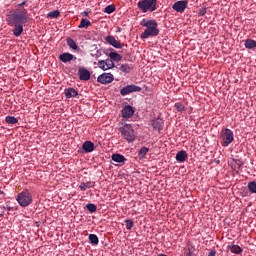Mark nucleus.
I'll return each mask as SVG.
<instances>
[{
    "label": "nucleus",
    "instance_id": "f257e3e1",
    "mask_svg": "<svg viewBox=\"0 0 256 256\" xmlns=\"http://www.w3.org/2000/svg\"><path fill=\"white\" fill-rule=\"evenodd\" d=\"M7 25L14 27L12 33L14 37H21L23 25L29 23V11L25 8H16L6 15Z\"/></svg>",
    "mask_w": 256,
    "mask_h": 256
},
{
    "label": "nucleus",
    "instance_id": "f03ea898",
    "mask_svg": "<svg viewBox=\"0 0 256 256\" xmlns=\"http://www.w3.org/2000/svg\"><path fill=\"white\" fill-rule=\"evenodd\" d=\"M141 27H146L144 32L140 35V39H149V37H157L159 35V28L156 20L142 19L140 21Z\"/></svg>",
    "mask_w": 256,
    "mask_h": 256
},
{
    "label": "nucleus",
    "instance_id": "7ed1b4c3",
    "mask_svg": "<svg viewBox=\"0 0 256 256\" xmlns=\"http://www.w3.org/2000/svg\"><path fill=\"white\" fill-rule=\"evenodd\" d=\"M137 7L142 13H148V11L153 13V11H157V0H140Z\"/></svg>",
    "mask_w": 256,
    "mask_h": 256
},
{
    "label": "nucleus",
    "instance_id": "20e7f679",
    "mask_svg": "<svg viewBox=\"0 0 256 256\" xmlns=\"http://www.w3.org/2000/svg\"><path fill=\"white\" fill-rule=\"evenodd\" d=\"M119 131L128 143H133V141H135V130H133V126H131V124H125L119 128Z\"/></svg>",
    "mask_w": 256,
    "mask_h": 256
},
{
    "label": "nucleus",
    "instance_id": "39448f33",
    "mask_svg": "<svg viewBox=\"0 0 256 256\" xmlns=\"http://www.w3.org/2000/svg\"><path fill=\"white\" fill-rule=\"evenodd\" d=\"M16 201H18L21 207H29L33 203V197L29 191H23L17 195Z\"/></svg>",
    "mask_w": 256,
    "mask_h": 256
},
{
    "label": "nucleus",
    "instance_id": "423d86ee",
    "mask_svg": "<svg viewBox=\"0 0 256 256\" xmlns=\"http://www.w3.org/2000/svg\"><path fill=\"white\" fill-rule=\"evenodd\" d=\"M222 147H229L233 143L234 134L231 129L226 128L221 132Z\"/></svg>",
    "mask_w": 256,
    "mask_h": 256
},
{
    "label": "nucleus",
    "instance_id": "0eeeda50",
    "mask_svg": "<svg viewBox=\"0 0 256 256\" xmlns=\"http://www.w3.org/2000/svg\"><path fill=\"white\" fill-rule=\"evenodd\" d=\"M142 91V88L140 86H137L135 84L127 85L126 87H123L120 90V95L125 97V95H129L130 93H139Z\"/></svg>",
    "mask_w": 256,
    "mask_h": 256
},
{
    "label": "nucleus",
    "instance_id": "6e6552de",
    "mask_svg": "<svg viewBox=\"0 0 256 256\" xmlns=\"http://www.w3.org/2000/svg\"><path fill=\"white\" fill-rule=\"evenodd\" d=\"M187 5H189V1L187 0H180L175 2L172 5V9L177 13H185V9H187Z\"/></svg>",
    "mask_w": 256,
    "mask_h": 256
},
{
    "label": "nucleus",
    "instance_id": "1a4fd4ad",
    "mask_svg": "<svg viewBox=\"0 0 256 256\" xmlns=\"http://www.w3.org/2000/svg\"><path fill=\"white\" fill-rule=\"evenodd\" d=\"M114 79L115 78L113 77V74L103 73L100 76H98L97 81L102 85H109V83H113Z\"/></svg>",
    "mask_w": 256,
    "mask_h": 256
},
{
    "label": "nucleus",
    "instance_id": "9d476101",
    "mask_svg": "<svg viewBox=\"0 0 256 256\" xmlns=\"http://www.w3.org/2000/svg\"><path fill=\"white\" fill-rule=\"evenodd\" d=\"M98 67L99 69H102V71H109V69H113L115 67V63L111 59L106 60H100L98 61Z\"/></svg>",
    "mask_w": 256,
    "mask_h": 256
},
{
    "label": "nucleus",
    "instance_id": "9b49d317",
    "mask_svg": "<svg viewBox=\"0 0 256 256\" xmlns=\"http://www.w3.org/2000/svg\"><path fill=\"white\" fill-rule=\"evenodd\" d=\"M106 43L108 45H111L115 49H123V43H121L119 40L115 39L113 36H107L105 38Z\"/></svg>",
    "mask_w": 256,
    "mask_h": 256
},
{
    "label": "nucleus",
    "instance_id": "f8f14e48",
    "mask_svg": "<svg viewBox=\"0 0 256 256\" xmlns=\"http://www.w3.org/2000/svg\"><path fill=\"white\" fill-rule=\"evenodd\" d=\"M78 75L80 81H89L91 79V72L87 68H79Z\"/></svg>",
    "mask_w": 256,
    "mask_h": 256
},
{
    "label": "nucleus",
    "instance_id": "ddd939ff",
    "mask_svg": "<svg viewBox=\"0 0 256 256\" xmlns=\"http://www.w3.org/2000/svg\"><path fill=\"white\" fill-rule=\"evenodd\" d=\"M132 115H135V109L131 105H127L122 109V117L124 119H131Z\"/></svg>",
    "mask_w": 256,
    "mask_h": 256
},
{
    "label": "nucleus",
    "instance_id": "4468645a",
    "mask_svg": "<svg viewBox=\"0 0 256 256\" xmlns=\"http://www.w3.org/2000/svg\"><path fill=\"white\" fill-rule=\"evenodd\" d=\"M151 125L156 131H163V125H165V122L161 117H158L154 120H151Z\"/></svg>",
    "mask_w": 256,
    "mask_h": 256
},
{
    "label": "nucleus",
    "instance_id": "2eb2a0df",
    "mask_svg": "<svg viewBox=\"0 0 256 256\" xmlns=\"http://www.w3.org/2000/svg\"><path fill=\"white\" fill-rule=\"evenodd\" d=\"M60 61L62 63H69L70 61H73V59H77L73 54L64 52L59 56Z\"/></svg>",
    "mask_w": 256,
    "mask_h": 256
},
{
    "label": "nucleus",
    "instance_id": "dca6fc26",
    "mask_svg": "<svg viewBox=\"0 0 256 256\" xmlns=\"http://www.w3.org/2000/svg\"><path fill=\"white\" fill-rule=\"evenodd\" d=\"M82 149L85 153H93V151H95V144L89 140L85 141L82 145Z\"/></svg>",
    "mask_w": 256,
    "mask_h": 256
},
{
    "label": "nucleus",
    "instance_id": "f3484780",
    "mask_svg": "<svg viewBox=\"0 0 256 256\" xmlns=\"http://www.w3.org/2000/svg\"><path fill=\"white\" fill-rule=\"evenodd\" d=\"M175 159H176V161H178V163H185V161H187V159H188L187 152L185 150L179 151L176 154Z\"/></svg>",
    "mask_w": 256,
    "mask_h": 256
},
{
    "label": "nucleus",
    "instance_id": "a211bd4d",
    "mask_svg": "<svg viewBox=\"0 0 256 256\" xmlns=\"http://www.w3.org/2000/svg\"><path fill=\"white\" fill-rule=\"evenodd\" d=\"M243 161H241V159H232L231 162V167L234 171H241V169H243Z\"/></svg>",
    "mask_w": 256,
    "mask_h": 256
},
{
    "label": "nucleus",
    "instance_id": "6ab92c4d",
    "mask_svg": "<svg viewBox=\"0 0 256 256\" xmlns=\"http://www.w3.org/2000/svg\"><path fill=\"white\" fill-rule=\"evenodd\" d=\"M108 57H110V60L113 62L115 61L116 63H119V61H121L123 59V56H121V54L115 52V51H111L108 54Z\"/></svg>",
    "mask_w": 256,
    "mask_h": 256
},
{
    "label": "nucleus",
    "instance_id": "aec40b11",
    "mask_svg": "<svg viewBox=\"0 0 256 256\" xmlns=\"http://www.w3.org/2000/svg\"><path fill=\"white\" fill-rule=\"evenodd\" d=\"M79 95V92L75 90L74 88H68L65 90V97L66 99H71L73 97H77Z\"/></svg>",
    "mask_w": 256,
    "mask_h": 256
},
{
    "label": "nucleus",
    "instance_id": "412c9836",
    "mask_svg": "<svg viewBox=\"0 0 256 256\" xmlns=\"http://www.w3.org/2000/svg\"><path fill=\"white\" fill-rule=\"evenodd\" d=\"M228 249L231 253H235V255H241L243 253V248L238 245H228Z\"/></svg>",
    "mask_w": 256,
    "mask_h": 256
},
{
    "label": "nucleus",
    "instance_id": "4be33fe9",
    "mask_svg": "<svg viewBox=\"0 0 256 256\" xmlns=\"http://www.w3.org/2000/svg\"><path fill=\"white\" fill-rule=\"evenodd\" d=\"M111 159L115 163H125V161H127V158H125V156H123L121 154H113Z\"/></svg>",
    "mask_w": 256,
    "mask_h": 256
},
{
    "label": "nucleus",
    "instance_id": "5701e85b",
    "mask_svg": "<svg viewBox=\"0 0 256 256\" xmlns=\"http://www.w3.org/2000/svg\"><path fill=\"white\" fill-rule=\"evenodd\" d=\"M244 47L246 49H255L256 48V41L253 39H246L244 43Z\"/></svg>",
    "mask_w": 256,
    "mask_h": 256
},
{
    "label": "nucleus",
    "instance_id": "b1692460",
    "mask_svg": "<svg viewBox=\"0 0 256 256\" xmlns=\"http://www.w3.org/2000/svg\"><path fill=\"white\" fill-rule=\"evenodd\" d=\"M91 187H95V182H82L79 189H81V191H87V189H91Z\"/></svg>",
    "mask_w": 256,
    "mask_h": 256
},
{
    "label": "nucleus",
    "instance_id": "393cba45",
    "mask_svg": "<svg viewBox=\"0 0 256 256\" xmlns=\"http://www.w3.org/2000/svg\"><path fill=\"white\" fill-rule=\"evenodd\" d=\"M87 27H91V21H89L86 18H82L78 28L79 29H87Z\"/></svg>",
    "mask_w": 256,
    "mask_h": 256
},
{
    "label": "nucleus",
    "instance_id": "a878e982",
    "mask_svg": "<svg viewBox=\"0 0 256 256\" xmlns=\"http://www.w3.org/2000/svg\"><path fill=\"white\" fill-rule=\"evenodd\" d=\"M66 43H67L68 47H70V49H74V50L78 49L77 42H75V40H73V38H67Z\"/></svg>",
    "mask_w": 256,
    "mask_h": 256
},
{
    "label": "nucleus",
    "instance_id": "bb28decb",
    "mask_svg": "<svg viewBox=\"0 0 256 256\" xmlns=\"http://www.w3.org/2000/svg\"><path fill=\"white\" fill-rule=\"evenodd\" d=\"M174 109H176L178 113H183L186 111L185 105H183L181 102H176L174 104Z\"/></svg>",
    "mask_w": 256,
    "mask_h": 256
},
{
    "label": "nucleus",
    "instance_id": "cd10ccee",
    "mask_svg": "<svg viewBox=\"0 0 256 256\" xmlns=\"http://www.w3.org/2000/svg\"><path fill=\"white\" fill-rule=\"evenodd\" d=\"M147 153H149V148L142 147L138 152V159H145Z\"/></svg>",
    "mask_w": 256,
    "mask_h": 256
},
{
    "label": "nucleus",
    "instance_id": "c85d7f7f",
    "mask_svg": "<svg viewBox=\"0 0 256 256\" xmlns=\"http://www.w3.org/2000/svg\"><path fill=\"white\" fill-rule=\"evenodd\" d=\"M5 121L8 125H16V123H19V120L15 118V116H6Z\"/></svg>",
    "mask_w": 256,
    "mask_h": 256
},
{
    "label": "nucleus",
    "instance_id": "c756f323",
    "mask_svg": "<svg viewBox=\"0 0 256 256\" xmlns=\"http://www.w3.org/2000/svg\"><path fill=\"white\" fill-rule=\"evenodd\" d=\"M89 242L91 245H99V237L95 234H90L89 235Z\"/></svg>",
    "mask_w": 256,
    "mask_h": 256
},
{
    "label": "nucleus",
    "instance_id": "7c9ffc66",
    "mask_svg": "<svg viewBox=\"0 0 256 256\" xmlns=\"http://www.w3.org/2000/svg\"><path fill=\"white\" fill-rule=\"evenodd\" d=\"M131 66L129 64H122L120 66V71H122V73H131Z\"/></svg>",
    "mask_w": 256,
    "mask_h": 256
},
{
    "label": "nucleus",
    "instance_id": "2f4dec72",
    "mask_svg": "<svg viewBox=\"0 0 256 256\" xmlns=\"http://www.w3.org/2000/svg\"><path fill=\"white\" fill-rule=\"evenodd\" d=\"M86 209L89 210V213H96L97 212V205L93 203L86 204Z\"/></svg>",
    "mask_w": 256,
    "mask_h": 256
},
{
    "label": "nucleus",
    "instance_id": "473e14b6",
    "mask_svg": "<svg viewBox=\"0 0 256 256\" xmlns=\"http://www.w3.org/2000/svg\"><path fill=\"white\" fill-rule=\"evenodd\" d=\"M104 13L111 15V13H115V5L111 4L105 7Z\"/></svg>",
    "mask_w": 256,
    "mask_h": 256
},
{
    "label": "nucleus",
    "instance_id": "72a5a7b5",
    "mask_svg": "<svg viewBox=\"0 0 256 256\" xmlns=\"http://www.w3.org/2000/svg\"><path fill=\"white\" fill-rule=\"evenodd\" d=\"M59 15H61V13L59 12V10H54L50 13H48V17L50 19H57V17H59Z\"/></svg>",
    "mask_w": 256,
    "mask_h": 256
},
{
    "label": "nucleus",
    "instance_id": "f704fd0d",
    "mask_svg": "<svg viewBox=\"0 0 256 256\" xmlns=\"http://www.w3.org/2000/svg\"><path fill=\"white\" fill-rule=\"evenodd\" d=\"M248 189L250 193H256V182L255 181L249 182Z\"/></svg>",
    "mask_w": 256,
    "mask_h": 256
},
{
    "label": "nucleus",
    "instance_id": "c9c22d12",
    "mask_svg": "<svg viewBox=\"0 0 256 256\" xmlns=\"http://www.w3.org/2000/svg\"><path fill=\"white\" fill-rule=\"evenodd\" d=\"M124 223L126 224V229H127L128 231H131V229H133V220H131V219H126V220L124 221Z\"/></svg>",
    "mask_w": 256,
    "mask_h": 256
},
{
    "label": "nucleus",
    "instance_id": "e433bc0d",
    "mask_svg": "<svg viewBox=\"0 0 256 256\" xmlns=\"http://www.w3.org/2000/svg\"><path fill=\"white\" fill-rule=\"evenodd\" d=\"M27 5V0H24L23 2L19 3L17 5L18 9H23L22 7H25Z\"/></svg>",
    "mask_w": 256,
    "mask_h": 256
},
{
    "label": "nucleus",
    "instance_id": "4c0bfd02",
    "mask_svg": "<svg viewBox=\"0 0 256 256\" xmlns=\"http://www.w3.org/2000/svg\"><path fill=\"white\" fill-rule=\"evenodd\" d=\"M101 50H97L96 54H92V57H95V59H99V57H101Z\"/></svg>",
    "mask_w": 256,
    "mask_h": 256
},
{
    "label": "nucleus",
    "instance_id": "58836bf2",
    "mask_svg": "<svg viewBox=\"0 0 256 256\" xmlns=\"http://www.w3.org/2000/svg\"><path fill=\"white\" fill-rule=\"evenodd\" d=\"M208 256H217V250L215 249L210 250V252L208 253Z\"/></svg>",
    "mask_w": 256,
    "mask_h": 256
},
{
    "label": "nucleus",
    "instance_id": "ea45409f",
    "mask_svg": "<svg viewBox=\"0 0 256 256\" xmlns=\"http://www.w3.org/2000/svg\"><path fill=\"white\" fill-rule=\"evenodd\" d=\"M84 15H85V17H87V15H89V13H87V12H84Z\"/></svg>",
    "mask_w": 256,
    "mask_h": 256
},
{
    "label": "nucleus",
    "instance_id": "a19ab883",
    "mask_svg": "<svg viewBox=\"0 0 256 256\" xmlns=\"http://www.w3.org/2000/svg\"><path fill=\"white\" fill-rule=\"evenodd\" d=\"M157 256H167V255H165V254H158Z\"/></svg>",
    "mask_w": 256,
    "mask_h": 256
},
{
    "label": "nucleus",
    "instance_id": "79ce46f5",
    "mask_svg": "<svg viewBox=\"0 0 256 256\" xmlns=\"http://www.w3.org/2000/svg\"><path fill=\"white\" fill-rule=\"evenodd\" d=\"M0 195H3V191H0Z\"/></svg>",
    "mask_w": 256,
    "mask_h": 256
},
{
    "label": "nucleus",
    "instance_id": "37998d69",
    "mask_svg": "<svg viewBox=\"0 0 256 256\" xmlns=\"http://www.w3.org/2000/svg\"><path fill=\"white\" fill-rule=\"evenodd\" d=\"M187 256H191V252H189Z\"/></svg>",
    "mask_w": 256,
    "mask_h": 256
}]
</instances>
